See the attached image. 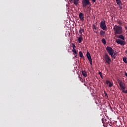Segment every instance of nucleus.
<instances>
[{"instance_id":"34","label":"nucleus","mask_w":127,"mask_h":127,"mask_svg":"<svg viewBox=\"0 0 127 127\" xmlns=\"http://www.w3.org/2000/svg\"><path fill=\"white\" fill-rule=\"evenodd\" d=\"M125 29H126V30H127V26H126L125 27Z\"/></svg>"},{"instance_id":"18","label":"nucleus","mask_w":127,"mask_h":127,"mask_svg":"<svg viewBox=\"0 0 127 127\" xmlns=\"http://www.w3.org/2000/svg\"><path fill=\"white\" fill-rule=\"evenodd\" d=\"M101 42L102 43H103V44H106L107 43V41H106V39L103 38L101 40Z\"/></svg>"},{"instance_id":"35","label":"nucleus","mask_w":127,"mask_h":127,"mask_svg":"<svg viewBox=\"0 0 127 127\" xmlns=\"http://www.w3.org/2000/svg\"><path fill=\"white\" fill-rule=\"evenodd\" d=\"M75 1H80V0H74Z\"/></svg>"},{"instance_id":"21","label":"nucleus","mask_w":127,"mask_h":127,"mask_svg":"<svg viewBox=\"0 0 127 127\" xmlns=\"http://www.w3.org/2000/svg\"><path fill=\"white\" fill-rule=\"evenodd\" d=\"M73 3L75 5L77 6L78 5V4H79V1H75V0H73Z\"/></svg>"},{"instance_id":"33","label":"nucleus","mask_w":127,"mask_h":127,"mask_svg":"<svg viewBox=\"0 0 127 127\" xmlns=\"http://www.w3.org/2000/svg\"><path fill=\"white\" fill-rule=\"evenodd\" d=\"M116 54H117V52H115L113 54V55H116Z\"/></svg>"},{"instance_id":"9","label":"nucleus","mask_w":127,"mask_h":127,"mask_svg":"<svg viewBox=\"0 0 127 127\" xmlns=\"http://www.w3.org/2000/svg\"><path fill=\"white\" fill-rule=\"evenodd\" d=\"M106 83L108 85V87H109V88H111V87H113V86L114 85L113 83H112L111 82V81H109V80H106Z\"/></svg>"},{"instance_id":"27","label":"nucleus","mask_w":127,"mask_h":127,"mask_svg":"<svg viewBox=\"0 0 127 127\" xmlns=\"http://www.w3.org/2000/svg\"><path fill=\"white\" fill-rule=\"evenodd\" d=\"M118 24H119V25H122V22L121 21H119L118 22Z\"/></svg>"},{"instance_id":"22","label":"nucleus","mask_w":127,"mask_h":127,"mask_svg":"<svg viewBox=\"0 0 127 127\" xmlns=\"http://www.w3.org/2000/svg\"><path fill=\"white\" fill-rule=\"evenodd\" d=\"M72 51V52H74L75 54H77V51H76V49H75V48L73 49Z\"/></svg>"},{"instance_id":"25","label":"nucleus","mask_w":127,"mask_h":127,"mask_svg":"<svg viewBox=\"0 0 127 127\" xmlns=\"http://www.w3.org/2000/svg\"><path fill=\"white\" fill-rule=\"evenodd\" d=\"M111 57H113V58H114V59H115L116 58V55H113L112 56H111Z\"/></svg>"},{"instance_id":"5","label":"nucleus","mask_w":127,"mask_h":127,"mask_svg":"<svg viewBox=\"0 0 127 127\" xmlns=\"http://www.w3.org/2000/svg\"><path fill=\"white\" fill-rule=\"evenodd\" d=\"M100 27L103 30H107V25H106V22L105 20L102 21L100 22Z\"/></svg>"},{"instance_id":"32","label":"nucleus","mask_w":127,"mask_h":127,"mask_svg":"<svg viewBox=\"0 0 127 127\" xmlns=\"http://www.w3.org/2000/svg\"><path fill=\"white\" fill-rule=\"evenodd\" d=\"M105 97H108V94L105 93Z\"/></svg>"},{"instance_id":"16","label":"nucleus","mask_w":127,"mask_h":127,"mask_svg":"<svg viewBox=\"0 0 127 127\" xmlns=\"http://www.w3.org/2000/svg\"><path fill=\"white\" fill-rule=\"evenodd\" d=\"M100 35L101 36H104V35H105V31H103V30H101L100 31Z\"/></svg>"},{"instance_id":"20","label":"nucleus","mask_w":127,"mask_h":127,"mask_svg":"<svg viewBox=\"0 0 127 127\" xmlns=\"http://www.w3.org/2000/svg\"><path fill=\"white\" fill-rule=\"evenodd\" d=\"M123 61L125 63L127 64V58L126 57H123Z\"/></svg>"},{"instance_id":"19","label":"nucleus","mask_w":127,"mask_h":127,"mask_svg":"<svg viewBox=\"0 0 127 127\" xmlns=\"http://www.w3.org/2000/svg\"><path fill=\"white\" fill-rule=\"evenodd\" d=\"M79 53L80 57L83 58L84 57V56H83V52H82V51H79Z\"/></svg>"},{"instance_id":"1","label":"nucleus","mask_w":127,"mask_h":127,"mask_svg":"<svg viewBox=\"0 0 127 127\" xmlns=\"http://www.w3.org/2000/svg\"><path fill=\"white\" fill-rule=\"evenodd\" d=\"M117 82L120 87V90H121L122 93H124V94H127V89L125 90L126 89V84L124 83L121 79H118Z\"/></svg>"},{"instance_id":"13","label":"nucleus","mask_w":127,"mask_h":127,"mask_svg":"<svg viewBox=\"0 0 127 127\" xmlns=\"http://www.w3.org/2000/svg\"><path fill=\"white\" fill-rule=\"evenodd\" d=\"M85 30L84 29H83V28H80L79 29V33L80 34H81V35L83 34V32H84Z\"/></svg>"},{"instance_id":"28","label":"nucleus","mask_w":127,"mask_h":127,"mask_svg":"<svg viewBox=\"0 0 127 127\" xmlns=\"http://www.w3.org/2000/svg\"><path fill=\"white\" fill-rule=\"evenodd\" d=\"M79 78L80 81H82V80H83V78H82V77H80V75H79Z\"/></svg>"},{"instance_id":"11","label":"nucleus","mask_w":127,"mask_h":127,"mask_svg":"<svg viewBox=\"0 0 127 127\" xmlns=\"http://www.w3.org/2000/svg\"><path fill=\"white\" fill-rule=\"evenodd\" d=\"M92 28L93 29V31L94 32H95V33H97L98 32L96 30H97V26H96V25L95 24H93L92 25Z\"/></svg>"},{"instance_id":"31","label":"nucleus","mask_w":127,"mask_h":127,"mask_svg":"<svg viewBox=\"0 0 127 127\" xmlns=\"http://www.w3.org/2000/svg\"><path fill=\"white\" fill-rule=\"evenodd\" d=\"M125 75L126 76V77H127V72H125Z\"/></svg>"},{"instance_id":"29","label":"nucleus","mask_w":127,"mask_h":127,"mask_svg":"<svg viewBox=\"0 0 127 127\" xmlns=\"http://www.w3.org/2000/svg\"><path fill=\"white\" fill-rule=\"evenodd\" d=\"M92 2H96V0H91Z\"/></svg>"},{"instance_id":"2","label":"nucleus","mask_w":127,"mask_h":127,"mask_svg":"<svg viewBox=\"0 0 127 127\" xmlns=\"http://www.w3.org/2000/svg\"><path fill=\"white\" fill-rule=\"evenodd\" d=\"M115 34H122L123 33V28L120 26L115 25L113 27Z\"/></svg>"},{"instance_id":"3","label":"nucleus","mask_w":127,"mask_h":127,"mask_svg":"<svg viewBox=\"0 0 127 127\" xmlns=\"http://www.w3.org/2000/svg\"><path fill=\"white\" fill-rule=\"evenodd\" d=\"M81 4L83 8H86L87 5H90L91 4V3L90 2V0H82Z\"/></svg>"},{"instance_id":"37","label":"nucleus","mask_w":127,"mask_h":127,"mask_svg":"<svg viewBox=\"0 0 127 127\" xmlns=\"http://www.w3.org/2000/svg\"><path fill=\"white\" fill-rule=\"evenodd\" d=\"M75 57H76V58H77V55H75Z\"/></svg>"},{"instance_id":"6","label":"nucleus","mask_w":127,"mask_h":127,"mask_svg":"<svg viewBox=\"0 0 127 127\" xmlns=\"http://www.w3.org/2000/svg\"><path fill=\"white\" fill-rule=\"evenodd\" d=\"M104 59L106 62L108 63V64H110V63H111V62L112 61V60H111V58H110V57L109 56V55H108V54H105Z\"/></svg>"},{"instance_id":"15","label":"nucleus","mask_w":127,"mask_h":127,"mask_svg":"<svg viewBox=\"0 0 127 127\" xmlns=\"http://www.w3.org/2000/svg\"><path fill=\"white\" fill-rule=\"evenodd\" d=\"M82 40H83V37L82 36V35H80L79 38H78L79 43H81Z\"/></svg>"},{"instance_id":"30","label":"nucleus","mask_w":127,"mask_h":127,"mask_svg":"<svg viewBox=\"0 0 127 127\" xmlns=\"http://www.w3.org/2000/svg\"><path fill=\"white\" fill-rule=\"evenodd\" d=\"M69 2L72 3L73 1V0H69Z\"/></svg>"},{"instance_id":"14","label":"nucleus","mask_w":127,"mask_h":127,"mask_svg":"<svg viewBox=\"0 0 127 127\" xmlns=\"http://www.w3.org/2000/svg\"><path fill=\"white\" fill-rule=\"evenodd\" d=\"M117 37L118 38H120V39H122V40H125V37L123 35H120L119 36H117Z\"/></svg>"},{"instance_id":"7","label":"nucleus","mask_w":127,"mask_h":127,"mask_svg":"<svg viewBox=\"0 0 127 127\" xmlns=\"http://www.w3.org/2000/svg\"><path fill=\"white\" fill-rule=\"evenodd\" d=\"M116 41L117 43H118V44H120V45L121 46L126 45V43L125 42V41H123L118 39H117Z\"/></svg>"},{"instance_id":"38","label":"nucleus","mask_w":127,"mask_h":127,"mask_svg":"<svg viewBox=\"0 0 127 127\" xmlns=\"http://www.w3.org/2000/svg\"><path fill=\"white\" fill-rule=\"evenodd\" d=\"M99 0V1H101V0Z\"/></svg>"},{"instance_id":"24","label":"nucleus","mask_w":127,"mask_h":127,"mask_svg":"<svg viewBox=\"0 0 127 127\" xmlns=\"http://www.w3.org/2000/svg\"><path fill=\"white\" fill-rule=\"evenodd\" d=\"M99 74L100 75L101 78H103V74H102V72H99Z\"/></svg>"},{"instance_id":"10","label":"nucleus","mask_w":127,"mask_h":127,"mask_svg":"<svg viewBox=\"0 0 127 127\" xmlns=\"http://www.w3.org/2000/svg\"><path fill=\"white\" fill-rule=\"evenodd\" d=\"M86 56L88 60H92V57H91V54H90V52H87Z\"/></svg>"},{"instance_id":"26","label":"nucleus","mask_w":127,"mask_h":127,"mask_svg":"<svg viewBox=\"0 0 127 127\" xmlns=\"http://www.w3.org/2000/svg\"><path fill=\"white\" fill-rule=\"evenodd\" d=\"M89 61L90 63V65H93V63H92V60H89Z\"/></svg>"},{"instance_id":"36","label":"nucleus","mask_w":127,"mask_h":127,"mask_svg":"<svg viewBox=\"0 0 127 127\" xmlns=\"http://www.w3.org/2000/svg\"><path fill=\"white\" fill-rule=\"evenodd\" d=\"M120 9H123V7L120 6Z\"/></svg>"},{"instance_id":"4","label":"nucleus","mask_w":127,"mask_h":127,"mask_svg":"<svg viewBox=\"0 0 127 127\" xmlns=\"http://www.w3.org/2000/svg\"><path fill=\"white\" fill-rule=\"evenodd\" d=\"M106 51L111 56H113L114 55V50H113V48L110 46H107L106 47Z\"/></svg>"},{"instance_id":"23","label":"nucleus","mask_w":127,"mask_h":127,"mask_svg":"<svg viewBox=\"0 0 127 127\" xmlns=\"http://www.w3.org/2000/svg\"><path fill=\"white\" fill-rule=\"evenodd\" d=\"M71 47H73V49L75 48V47H76V46L75 45V44L72 43H71Z\"/></svg>"},{"instance_id":"8","label":"nucleus","mask_w":127,"mask_h":127,"mask_svg":"<svg viewBox=\"0 0 127 127\" xmlns=\"http://www.w3.org/2000/svg\"><path fill=\"white\" fill-rule=\"evenodd\" d=\"M79 18L80 20H81V21H85V19H84V18H85V16H84V14H83V13L81 12L79 13Z\"/></svg>"},{"instance_id":"17","label":"nucleus","mask_w":127,"mask_h":127,"mask_svg":"<svg viewBox=\"0 0 127 127\" xmlns=\"http://www.w3.org/2000/svg\"><path fill=\"white\" fill-rule=\"evenodd\" d=\"M82 74L84 77H87V72L85 71H82Z\"/></svg>"},{"instance_id":"12","label":"nucleus","mask_w":127,"mask_h":127,"mask_svg":"<svg viewBox=\"0 0 127 127\" xmlns=\"http://www.w3.org/2000/svg\"><path fill=\"white\" fill-rule=\"evenodd\" d=\"M116 2L117 5H119V6H121L122 1H121V0H116Z\"/></svg>"}]
</instances>
